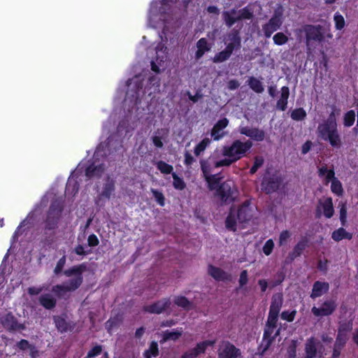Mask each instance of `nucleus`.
Masks as SVG:
<instances>
[{"label": "nucleus", "mask_w": 358, "mask_h": 358, "mask_svg": "<svg viewBox=\"0 0 358 358\" xmlns=\"http://www.w3.org/2000/svg\"><path fill=\"white\" fill-rule=\"evenodd\" d=\"M251 141H241L236 140L230 145L217 150L206 161L201 162V169L203 176L210 189H217V194L224 202H230L236 196V189L234 182L227 181L219 185V177L213 174V169L227 166L244 157L251 149Z\"/></svg>", "instance_id": "obj_1"}, {"label": "nucleus", "mask_w": 358, "mask_h": 358, "mask_svg": "<svg viewBox=\"0 0 358 358\" xmlns=\"http://www.w3.org/2000/svg\"><path fill=\"white\" fill-rule=\"evenodd\" d=\"M141 76H137L127 82V90L123 102L124 109L136 118H140L148 110L147 96L160 92V79L155 76L150 77L143 87Z\"/></svg>", "instance_id": "obj_2"}, {"label": "nucleus", "mask_w": 358, "mask_h": 358, "mask_svg": "<svg viewBox=\"0 0 358 358\" xmlns=\"http://www.w3.org/2000/svg\"><path fill=\"white\" fill-rule=\"evenodd\" d=\"M85 176L88 178H97L101 180L103 187L99 194L96 203L99 206L103 205L106 200L110 199L115 191V181L106 172L104 164L94 162L85 168Z\"/></svg>", "instance_id": "obj_3"}, {"label": "nucleus", "mask_w": 358, "mask_h": 358, "mask_svg": "<svg viewBox=\"0 0 358 358\" xmlns=\"http://www.w3.org/2000/svg\"><path fill=\"white\" fill-rule=\"evenodd\" d=\"M173 0H153L148 13V24L152 27H159L166 22V12L170 9Z\"/></svg>", "instance_id": "obj_4"}, {"label": "nucleus", "mask_w": 358, "mask_h": 358, "mask_svg": "<svg viewBox=\"0 0 358 358\" xmlns=\"http://www.w3.org/2000/svg\"><path fill=\"white\" fill-rule=\"evenodd\" d=\"M83 267L82 266H75L65 271L69 280L64 285H56L52 288V292L59 296H64L67 292H73L78 289L83 282L82 273Z\"/></svg>", "instance_id": "obj_5"}, {"label": "nucleus", "mask_w": 358, "mask_h": 358, "mask_svg": "<svg viewBox=\"0 0 358 358\" xmlns=\"http://www.w3.org/2000/svg\"><path fill=\"white\" fill-rule=\"evenodd\" d=\"M320 138L329 141L331 146L338 148L341 141L337 131V124L334 115H331L328 120L320 124L317 128Z\"/></svg>", "instance_id": "obj_6"}, {"label": "nucleus", "mask_w": 358, "mask_h": 358, "mask_svg": "<svg viewBox=\"0 0 358 358\" xmlns=\"http://www.w3.org/2000/svg\"><path fill=\"white\" fill-rule=\"evenodd\" d=\"M251 217V210L247 205L240 208H232L226 220V227L235 231L239 228H243V224L248 221Z\"/></svg>", "instance_id": "obj_7"}, {"label": "nucleus", "mask_w": 358, "mask_h": 358, "mask_svg": "<svg viewBox=\"0 0 358 358\" xmlns=\"http://www.w3.org/2000/svg\"><path fill=\"white\" fill-rule=\"evenodd\" d=\"M148 54L152 71L160 73L166 69L168 65V52L164 44L158 43L154 49H150Z\"/></svg>", "instance_id": "obj_8"}, {"label": "nucleus", "mask_w": 358, "mask_h": 358, "mask_svg": "<svg viewBox=\"0 0 358 358\" xmlns=\"http://www.w3.org/2000/svg\"><path fill=\"white\" fill-rule=\"evenodd\" d=\"M345 314L348 316L349 320L346 322H344L343 320L341 321L338 337L333 352V356L334 357L339 356L341 349L345 344L348 338V333L352 328V322L354 319L352 312L351 310L346 311Z\"/></svg>", "instance_id": "obj_9"}, {"label": "nucleus", "mask_w": 358, "mask_h": 358, "mask_svg": "<svg viewBox=\"0 0 358 358\" xmlns=\"http://www.w3.org/2000/svg\"><path fill=\"white\" fill-rule=\"evenodd\" d=\"M225 43L227 45L226 49L215 55L213 59L214 62L218 63L227 60L231 55L234 49L240 45V38L238 34L236 32L230 34L225 38Z\"/></svg>", "instance_id": "obj_10"}, {"label": "nucleus", "mask_w": 358, "mask_h": 358, "mask_svg": "<svg viewBox=\"0 0 358 358\" xmlns=\"http://www.w3.org/2000/svg\"><path fill=\"white\" fill-rule=\"evenodd\" d=\"M282 15L283 8L282 6H279L269 22L263 27L266 37L269 38L274 31L280 27L283 22Z\"/></svg>", "instance_id": "obj_11"}, {"label": "nucleus", "mask_w": 358, "mask_h": 358, "mask_svg": "<svg viewBox=\"0 0 358 358\" xmlns=\"http://www.w3.org/2000/svg\"><path fill=\"white\" fill-rule=\"evenodd\" d=\"M306 358L321 357L325 354L324 348L313 338L308 339L305 347Z\"/></svg>", "instance_id": "obj_12"}, {"label": "nucleus", "mask_w": 358, "mask_h": 358, "mask_svg": "<svg viewBox=\"0 0 358 358\" xmlns=\"http://www.w3.org/2000/svg\"><path fill=\"white\" fill-rule=\"evenodd\" d=\"M83 169L84 165L82 163L80 164L67 181L66 187V196L69 199L73 198L78 191V183L77 178H78L79 173Z\"/></svg>", "instance_id": "obj_13"}, {"label": "nucleus", "mask_w": 358, "mask_h": 358, "mask_svg": "<svg viewBox=\"0 0 358 358\" xmlns=\"http://www.w3.org/2000/svg\"><path fill=\"white\" fill-rule=\"evenodd\" d=\"M316 213L319 217L324 215L327 218H331L334 213L332 199L331 197L320 199L318 201Z\"/></svg>", "instance_id": "obj_14"}, {"label": "nucleus", "mask_w": 358, "mask_h": 358, "mask_svg": "<svg viewBox=\"0 0 358 358\" xmlns=\"http://www.w3.org/2000/svg\"><path fill=\"white\" fill-rule=\"evenodd\" d=\"M252 13L248 8L238 11L232 10L223 13L224 19L228 26H231L237 20L249 19L252 17Z\"/></svg>", "instance_id": "obj_15"}, {"label": "nucleus", "mask_w": 358, "mask_h": 358, "mask_svg": "<svg viewBox=\"0 0 358 358\" xmlns=\"http://www.w3.org/2000/svg\"><path fill=\"white\" fill-rule=\"evenodd\" d=\"M62 208L59 204H52L49 210L47 220L45 221V227L51 229H54L61 217Z\"/></svg>", "instance_id": "obj_16"}, {"label": "nucleus", "mask_w": 358, "mask_h": 358, "mask_svg": "<svg viewBox=\"0 0 358 358\" xmlns=\"http://www.w3.org/2000/svg\"><path fill=\"white\" fill-rule=\"evenodd\" d=\"M240 355V350L229 342H223L218 350L219 358H236Z\"/></svg>", "instance_id": "obj_17"}, {"label": "nucleus", "mask_w": 358, "mask_h": 358, "mask_svg": "<svg viewBox=\"0 0 358 358\" xmlns=\"http://www.w3.org/2000/svg\"><path fill=\"white\" fill-rule=\"evenodd\" d=\"M336 303L334 300H327L320 308L314 306L312 312L315 316H327L331 315L335 310Z\"/></svg>", "instance_id": "obj_18"}, {"label": "nucleus", "mask_w": 358, "mask_h": 358, "mask_svg": "<svg viewBox=\"0 0 358 358\" xmlns=\"http://www.w3.org/2000/svg\"><path fill=\"white\" fill-rule=\"evenodd\" d=\"M215 341H204L197 344V345L185 352L182 355V358H195L201 353L204 352L206 349L209 346H213Z\"/></svg>", "instance_id": "obj_19"}, {"label": "nucleus", "mask_w": 358, "mask_h": 358, "mask_svg": "<svg viewBox=\"0 0 358 358\" xmlns=\"http://www.w3.org/2000/svg\"><path fill=\"white\" fill-rule=\"evenodd\" d=\"M301 31L306 32V38L308 41L314 40L321 41L323 39L320 26L306 25L303 28V30H299V31Z\"/></svg>", "instance_id": "obj_20"}, {"label": "nucleus", "mask_w": 358, "mask_h": 358, "mask_svg": "<svg viewBox=\"0 0 358 358\" xmlns=\"http://www.w3.org/2000/svg\"><path fill=\"white\" fill-rule=\"evenodd\" d=\"M239 131L256 141H262L265 137L264 131L256 128L241 127Z\"/></svg>", "instance_id": "obj_21"}, {"label": "nucleus", "mask_w": 358, "mask_h": 358, "mask_svg": "<svg viewBox=\"0 0 358 358\" xmlns=\"http://www.w3.org/2000/svg\"><path fill=\"white\" fill-rule=\"evenodd\" d=\"M228 123V120L227 118H223L215 124L211 131V136L215 141H218L224 136L225 132L223 129L227 127Z\"/></svg>", "instance_id": "obj_22"}, {"label": "nucleus", "mask_w": 358, "mask_h": 358, "mask_svg": "<svg viewBox=\"0 0 358 358\" xmlns=\"http://www.w3.org/2000/svg\"><path fill=\"white\" fill-rule=\"evenodd\" d=\"M318 176L325 184L331 182L336 178L334 168H329L326 164L318 168Z\"/></svg>", "instance_id": "obj_23"}, {"label": "nucleus", "mask_w": 358, "mask_h": 358, "mask_svg": "<svg viewBox=\"0 0 358 358\" xmlns=\"http://www.w3.org/2000/svg\"><path fill=\"white\" fill-rule=\"evenodd\" d=\"M208 273L217 280L224 281L230 278V275L213 266L208 267Z\"/></svg>", "instance_id": "obj_24"}, {"label": "nucleus", "mask_w": 358, "mask_h": 358, "mask_svg": "<svg viewBox=\"0 0 358 358\" xmlns=\"http://www.w3.org/2000/svg\"><path fill=\"white\" fill-rule=\"evenodd\" d=\"M329 289V284L327 282H316L313 288L311 297L317 298L324 294Z\"/></svg>", "instance_id": "obj_25"}, {"label": "nucleus", "mask_w": 358, "mask_h": 358, "mask_svg": "<svg viewBox=\"0 0 358 358\" xmlns=\"http://www.w3.org/2000/svg\"><path fill=\"white\" fill-rule=\"evenodd\" d=\"M278 313H272L269 311L268 320L266 323V329L264 331V336H270L275 327Z\"/></svg>", "instance_id": "obj_26"}, {"label": "nucleus", "mask_w": 358, "mask_h": 358, "mask_svg": "<svg viewBox=\"0 0 358 358\" xmlns=\"http://www.w3.org/2000/svg\"><path fill=\"white\" fill-rule=\"evenodd\" d=\"M1 323L8 329H17L20 327V325L16 322L14 317L8 313L1 318Z\"/></svg>", "instance_id": "obj_27"}, {"label": "nucleus", "mask_w": 358, "mask_h": 358, "mask_svg": "<svg viewBox=\"0 0 358 358\" xmlns=\"http://www.w3.org/2000/svg\"><path fill=\"white\" fill-rule=\"evenodd\" d=\"M289 95V90L287 87L281 88V95L277 103V108L281 110H285L287 108V99Z\"/></svg>", "instance_id": "obj_28"}, {"label": "nucleus", "mask_w": 358, "mask_h": 358, "mask_svg": "<svg viewBox=\"0 0 358 358\" xmlns=\"http://www.w3.org/2000/svg\"><path fill=\"white\" fill-rule=\"evenodd\" d=\"M331 238L333 240L338 242L343 239H352V234L348 232L344 228H339L332 233Z\"/></svg>", "instance_id": "obj_29"}, {"label": "nucleus", "mask_w": 358, "mask_h": 358, "mask_svg": "<svg viewBox=\"0 0 358 358\" xmlns=\"http://www.w3.org/2000/svg\"><path fill=\"white\" fill-rule=\"evenodd\" d=\"M168 301L162 300L146 307V311L151 313H161L167 306Z\"/></svg>", "instance_id": "obj_30"}, {"label": "nucleus", "mask_w": 358, "mask_h": 358, "mask_svg": "<svg viewBox=\"0 0 358 358\" xmlns=\"http://www.w3.org/2000/svg\"><path fill=\"white\" fill-rule=\"evenodd\" d=\"M197 51L196 52V57L197 59L201 58L206 52H208L210 49V45L207 43L206 38H201L196 44Z\"/></svg>", "instance_id": "obj_31"}, {"label": "nucleus", "mask_w": 358, "mask_h": 358, "mask_svg": "<svg viewBox=\"0 0 358 358\" xmlns=\"http://www.w3.org/2000/svg\"><path fill=\"white\" fill-rule=\"evenodd\" d=\"M329 183L331 184L330 188H331V191L333 194H334L335 195L338 196H341L343 195V185H342V183L341 182V181L337 178L334 179Z\"/></svg>", "instance_id": "obj_32"}, {"label": "nucleus", "mask_w": 358, "mask_h": 358, "mask_svg": "<svg viewBox=\"0 0 358 358\" xmlns=\"http://www.w3.org/2000/svg\"><path fill=\"white\" fill-rule=\"evenodd\" d=\"M282 303V298L280 294L274 295L270 307V312L279 313Z\"/></svg>", "instance_id": "obj_33"}, {"label": "nucleus", "mask_w": 358, "mask_h": 358, "mask_svg": "<svg viewBox=\"0 0 358 358\" xmlns=\"http://www.w3.org/2000/svg\"><path fill=\"white\" fill-rule=\"evenodd\" d=\"M182 335V330H173V331H166L163 335V339L161 342H165L166 341L177 340Z\"/></svg>", "instance_id": "obj_34"}, {"label": "nucleus", "mask_w": 358, "mask_h": 358, "mask_svg": "<svg viewBox=\"0 0 358 358\" xmlns=\"http://www.w3.org/2000/svg\"><path fill=\"white\" fill-rule=\"evenodd\" d=\"M41 304L46 308H52L55 305V299L50 294H44L40 298Z\"/></svg>", "instance_id": "obj_35"}, {"label": "nucleus", "mask_w": 358, "mask_h": 358, "mask_svg": "<svg viewBox=\"0 0 358 358\" xmlns=\"http://www.w3.org/2000/svg\"><path fill=\"white\" fill-rule=\"evenodd\" d=\"M278 187L277 181L269 182L267 179H264L262 183V189H264L266 193H271L274 191Z\"/></svg>", "instance_id": "obj_36"}, {"label": "nucleus", "mask_w": 358, "mask_h": 358, "mask_svg": "<svg viewBox=\"0 0 358 358\" xmlns=\"http://www.w3.org/2000/svg\"><path fill=\"white\" fill-rule=\"evenodd\" d=\"M155 165L158 170L160 171L162 173L169 174L173 171V166L163 161H158L155 163Z\"/></svg>", "instance_id": "obj_37"}, {"label": "nucleus", "mask_w": 358, "mask_h": 358, "mask_svg": "<svg viewBox=\"0 0 358 358\" xmlns=\"http://www.w3.org/2000/svg\"><path fill=\"white\" fill-rule=\"evenodd\" d=\"M273 42L275 45H282L289 41L288 36L283 32H278L273 37Z\"/></svg>", "instance_id": "obj_38"}, {"label": "nucleus", "mask_w": 358, "mask_h": 358, "mask_svg": "<svg viewBox=\"0 0 358 358\" xmlns=\"http://www.w3.org/2000/svg\"><path fill=\"white\" fill-rule=\"evenodd\" d=\"M248 84L250 87L257 93H260L264 90L262 83L255 78H250Z\"/></svg>", "instance_id": "obj_39"}, {"label": "nucleus", "mask_w": 358, "mask_h": 358, "mask_svg": "<svg viewBox=\"0 0 358 358\" xmlns=\"http://www.w3.org/2000/svg\"><path fill=\"white\" fill-rule=\"evenodd\" d=\"M210 140L208 138H203L195 148L194 154L199 155L210 144Z\"/></svg>", "instance_id": "obj_40"}, {"label": "nucleus", "mask_w": 358, "mask_h": 358, "mask_svg": "<svg viewBox=\"0 0 358 358\" xmlns=\"http://www.w3.org/2000/svg\"><path fill=\"white\" fill-rule=\"evenodd\" d=\"M158 355V345L156 342H152L149 349L145 352V358H152V357H156Z\"/></svg>", "instance_id": "obj_41"}, {"label": "nucleus", "mask_w": 358, "mask_h": 358, "mask_svg": "<svg viewBox=\"0 0 358 358\" xmlns=\"http://www.w3.org/2000/svg\"><path fill=\"white\" fill-rule=\"evenodd\" d=\"M355 120V113L354 110H350L344 116V124L346 127L352 126Z\"/></svg>", "instance_id": "obj_42"}, {"label": "nucleus", "mask_w": 358, "mask_h": 358, "mask_svg": "<svg viewBox=\"0 0 358 358\" xmlns=\"http://www.w3.org/2000/svg\"><path fill=\"white\" fill-rule=\"evenodd\" d=\"M151 192L157 203L161 206H164L165 205V199L162 192L155 189H151Z\"/></svg>", "instance_id": "obj_43"}, {"label": "nucleus", "mask_w": 358, "mask_h": 358, "mask_svg": "<svg viewBox=\"0 0 358 358\" xmlns=\"http://www.w3.org/2000/svg\"><path fill=\"white\" fill-rule=\"evenodd\" d=\"M334 20L335 22V27L336 29L341 30L345 27V23L344 17L339 13H335Z\"/></svg>", "instance_id": "obj_44"}, {"label": "nucleus", "mask_w": 358, "mask_h": 358, "mask_svg": "<svg viewBox=\"0 0 358 358\" xmlns=\"http://www.w3.org/2000/svg\"><path fill=\"white\" fill-rule=\"evenodd\" d=\"M172 177L173 179V187L177 189L182 190L185 188V184L182 178L178 177L175 173H172Z\"/></svg>", "instance_id": "obj_45"}, {"label": "nucleus", "mask_w": 358, "mask_h": 358, "mask_svg": "<svg viewBox=\"0 0 358 358\" xmlns=\"http://www.w3.org/2000/svg\"><path fill=\"white\" fill-rule=\"evenodd\" d=\"M306 116V113L303 108H297L291 113V117L294 120H301Z\"/></svg>", "instance_id": "obj_46"}, {"label": "nucleus", "mask_w": 358, "mask_h": 358, "mask_svg": "<svg viewBox=\"0 0 358 358\" xmlns=\"http://www.w3.org/2000/svg\"><path fill=\"white\" fill-rule=\"evenodd\" d=\"M175 303L178 306L182 307L184 308H189L191 306L190 302L183 296H178L175 299Z\"/></svg>", "instance_id": "obj_47"}, {"label": "nucleus", "mask_w": 358, "mask_h": 358, "mask_svg": "<svg viewBox=\"0 0 358 358\" xmlns=\"http://www.w3.org/2000/svg\"><path fill=\"white\" fill-rule=\"evenodd\" d=\"M340 220L342 225L345 224L347 221V207L344 203L340 204Z\"/></svg>", "instance_id": "obj_48"}, {"label": "nucleus", "mask_w": 358, "mask_h": 358, "mask_svg": "<svg viewBox=\"0 0 358 358\" xmlns=\"http://www.w3.org/2000/svg\"><path fill=\"white\" fill-rule=\"evenodd\" d=\"M290 236H291V233L289 231H287V230L282 231L280 234L279 245H283L287 244L288 240L290 238Z\"/></svg>", "instance_id": "obj_49"}, {"label": "nucleus", "mask_w": 358, "mask_h": 358, "mask_svg": "<svg viewBox=\"0 0 358 358\" xmlns=\"http://www.w3.org/2000/svg\"><path fill=\"white\" fill-rule=\"evenodd\" d=\"M296 311H283L281 314V318L288 322H292L294 320Z\"/></svg>", "instance_id": "obj_50"}, {"label": "nucleus", "mask_w": 358, "mask_h": 358, "mask_svg": "<svg viewBox=\"0 0 358 358\" xmlns=\"http://www.w3.org/2000/svg\"><path fill=\"white\" fill-rule=\"evenodd\" d=\"M274 243L272 239H268L263 247V252L266 255H269L273 249Z\"/></svg>", "instance_id": "obj_51"}, {"label": "nucleus", "mask_w": 358, "mask_h": 358, "mask_svg": "<svg viewBox=\"0 0 358 358\" xmlns=\"http://www.w3.org/2000/svg\"><path fill=\"white\" fill-rule=\"evenodd\" d=\"M87 243L89 246L94 247L99 244V239L94 234H91L87 238Z\"/></svg>", "instance_id": "obj_52"}, {"label": "nucleus", "mask_w": 358, "mask_h": 358, "mask_svg": "<svg viewBox=\"0 0 358 358\" xmlns=\"http://www.w3.org/2000/svg\"><path fill=\"white\" fill-rule=\"evenodd\" d=\"M55 323L57 329L61 331H64L67 329V326L65 322L62 319H55Z\"/></svg>", "instance_id": "obj_53"}, {"label": "nucleus", "mask_w": 358, "mask_h": 358, "mask_svg": "<svg viewBox=\"0 0 358 358\" xmlns=\"http://www.w3.org/2000/svg\"><path fill=\"white\" fill-rule=\"evenodd\" d=\"M248 282V272L244 270L241 273L240 278H239V285L241 286H243L246 285Z\"/></svg>", "instance_id": "obj_54"}, {"label": "nucleus", "mask_w": 358, "mask_h": 358, "mask_svg": "<svg viewBox=\"0 0 358 358\" xmlns=\"http://www.w3.org/2000/svg\"><path fill=\"white\" fill-rule=\"evenodd\" d=\"M152 142L157 148H162L163 146L162 138L159 136H154L152 137Z\"/></svg>", "instance_id": "obj_55"}, {"label": "nucleus", "mask_w": 358, "mask_h": 358, "mask_svg": "<svg viewBox=\"0 0 358 358\" xmlns=\"http://www.w3.org/2000/svg\"><path fill=\"white\" fill-rule=\"evenodd\" d=\"M41 291H42L41 287H29L28 289V292L31 295L38 294Z\"/></svg>", "instance_id": "obj_56"}, {"label": "nucleus", "mask_w": 358, "mask_h": 358, "mask_svg": "<svg viewBox=\"0 0 358 358\" xmlns=\"http://www.w3.org/2000/svg\"><path fill=\"white\" fill-rule=\"evenodd\" d=\"M65 264V258H62L57 263V266L55 267V272L56 273H59L63 268L64 265Z\"/></svg>", "instance_id": "obj_57"}, {"label": "nucleus", "mask_w": 358, "mask_h": 358, "mask_svg": "<svg viewBox=\"0 0 358 358\" xmlns=\"http://www.w3.org/2000/svg\"><path fill=\"white\" fill-rule=\"evenodd\" d=\"M194 162L193 157L188 152L185 155V163L186 165H191Z\"/></svg>", "instance_id": "obj_58"}, {"label": "nucleus", "mask_w": 358, "mask_h": 358, "mask_svg": "<svg viewBox=\"0 0 358 358\" xmlns=\"http://www.w3.org/2000/svg\"><path fill=\"white\" fill-rule=\"evenodd\" d=\"M239 86V83L236 80H231L228 83V87L229 90H235L238 88Z\"/></svg>", "instance_id": "obj_59"}, {"label": "nucleus", "mask_w": 358, "mask_h": 358, "mask_svg": "<svg viewBox=\"0 0 358 358\" xmlns=\"http://www.w3.org/2000/svg\"><path fill=\"white\" fill-rule=\"evenodd\" d=\"M258 284L262 292H265L268 287V283L265 280H259Z\"/></svg>", "instance_id": "obj_60"}, {"label": "nucleus", "mask_w": 358, "mask_h": 358, "mask_svg": "<svg viewBox=\"0 0 358 358\" xmlns=\"http://www.w3.org/2000/svg\"><path fill=\"white\" fill-rule=\"evenodd\" d=\"M264 163V159L261 157H257L255 159V163L254 165L257 166V168H259L262 166Z\"/></svg>", "instance_id": "obj_61"}, {"label": "nucleus", "mask_w": 358, "mask_h": 358, "mask_svg": "<svg viewBox=\"0 0 358 358\" xmlns=\"http://www.w3.org/2000/svg\"><path fill=\"white\" fill-rule=\"evenodd\" d=\"M310 146H311L310 142L308 141V142L305 143L303 144V145L302 146V153L303 154L307 153L310 150Z\"/></svg>", "instance_id": "obj_62"}, {"label": "nucleus", "mask_w": 358, "mask_h": 358, "mask_svg": "<svg viewBox=\"0 0 358 358\" xmlns=\"http://www.w3.org/2000/svg\"><path fill=\"white\" fill-rule=\"evenodd\" d=\"M18 347L22 350H25L29 347V343L25 340H22L18 343Z\"/></svg>", "instance_id": "obj_63"}, {"label": "nucleus", "mask_w": 358, "mask_h": 358, "mask_svg": "<svg viewBox=\"0 0 358 358\" xmlns=\"http://www.w3.org/2000/svg\"><path fill=\"white\" fill-rule=\"evenodd\" d=\"M76 252L80 255H85L86 253V252L84 250V248L81 245H79L76 248Z\"/></svg>", "instance_id": "obj_64"}]
</instances>
